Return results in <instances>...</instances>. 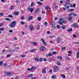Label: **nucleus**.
I'll return each instance as SVG.
<instances>
[{
    "mask_svg": "<svg viewBox=\"0 0 79 79\" xmlns=\"http://www.w3.org/2000/svg\"><path fill=\"white\" fill-rule=\"evenodd\" d=\"M14 8V6H10V10H12Z\"/></svg>",
    "mask_w": 79,
    "mask_h": 79,
    "instance_id": "obj_31",
    "label": "nucleus"
},
{
    "mask_svg": "<svg viewBox=\"0 0 79 79\" xmlns=\"http://www.w3.org/2000/svg\"><path fill=\"white\" fill-rule=\"evenodd\" d=\"M34 3L33 2H32L31 4V6H34Z\"/></svg>",
    "mask_w": 79,
    "mask_h": 79,
    "instance_id": "obj_56",
    "label": "nucleus"
},
{
    "mask_svg": "<svg viewBox=\"0 0 79 79\" xmlns=\"http://www.w3.org/2000/svg\"><path fill=\"white\" fill-rule=\"evenodd\" d=\"M60 37H58V39H57L56 40V42L57 43V44H58L60 42Z\"/></svg>",
    "mask_w": 79,
    "mask_h": 79,
    "instance_id": "obj_10",
    "label": "nucleus"
},
{
    "mask_svg": "<svg viewBox=\"0 0 79 79\" xmlns=\"http://www.w3.org/2000/svg\"><path fill=\"white\" fill-rule=\"evenodd\" d=\"M56 52H52V53L53 55H55V54H56Z\"/></svg>",
    "mask_w": 79,
    "mask_h": 79,
    "instance_id": "obj_57",
    "label": "nucleus"
},
{
    "mask_svg": "<svg viewBox=\"0 0 79 79\" xmlns=\"http://www.w3.org/2000/svg\"><path fill=\"white\" fill-rule=\"evenodd\" d=\"M32 18H33V17H32V16H30L28 19V21H30V20H31V19H32Z\"/></svg>",
    "mask_w": 79,
    "mask_h": 79,
    "instance_id": "obj_17",
    "label": "nucleus"
},
{
    "mask_svg": "<svg viewBox=\"0 0 79 79\" xmlns=\"http://www.w3.org/2000/svg\"><path fill=\"white\" fill-rule=\"evenodd\" d=\"M16 3L17 4H18L19 3V1L18 0H16Z\"/></svg>",
    "mask_w": 79,
    "mask_h": 79,
    "instance_id": "obj_43",
    "label": "nucleus"
},
{
    "mask_svg": "<svg viewBox=\"0 0 79 79\" xmlns=\"http://www.w3.org/2000/svg\"><path fill=\"white\" fill-rule=\"evenodd\" d=\"M65 58L67 60H68V61H69V60H70V59H69V58L68 57H66Z\"/></svg>",
    "mask_w": 79,
    "mask_h": 79,
    "instance_id": "obj_28",
    "label": "nucleus"
},
{
    "mask_svg": "<svg viewBox=\"0 0 79 79\" xmlns=\"http://www.w3.org/2000/svg\"><path fill=\"white\" fill-rule=\"evenodd\" d=\"M24 19V17L23 16H22L21 18V19H22V20H23V19Z\"/></svg>",
    "mask_w": 79,
    "mask_h": 79,
    "instance_id": "obj_48",
    "label": "nucleus"
},
{
    "mask_svg": "<svg viewBox=\"0 0 79 79\" xmlns=\"http://www.w3.org/2000/svg\"><path fill=\"white\" fill-rule=\"evenodd\" d=\"M44 69L42 70V73H43V74H44V73H46V71H45L46 69V68H44Z\"/></svg>",
    "mask_w": 79,
    "mask_h": 79,
    "instance_id": "obj_11",
    "label": "nucleus"
},
{
    "mask_svg": "<svg viewBox=\"0 0 79 79\" xmlns=\"http://www.w3.org/2000/svg\"><path fill=\"white\" fill-rule=\"evenodd\" d=\"M16 21H13L10 23V24L9 25L10 27L11 28L15 27V26H16Z\"/></svg>",
    "mask_w": 79,
    "mask_h": 79,
    "instance_id": "obj_1",
    "label": "nucleus"
},
{
    "mask_svg": "<svg viewBox=\"0 0 79 79\" xmlns=\"http://www.w3.org/2000/svg\"><path fill=\"white\" fill-rule=\"evenodd\" d=\"M52 53H49L48 55H46V57H48V56H52Z\"/></svg>",
    "mask_w": 79,
    "mask_h": 79,
    "instance_id": "obj_13",
    "label": "nucleus"
},
{
    "mask_svg": "<svg viewBox=\"0 0 79 79\" xmlns=\"http://www.w3.org/2000/svg\"><path fill=\"white\" fill-rule=\"evenodd\" d=\"M4 74L6 75L7 76H11V73L10 72H6L4 73Z\"/></svg>",
    "mask_w": 79,
    "mask_h": 79,
    "instance_id": "obj_2",
    "label": "nucleus"
},
{
    "mask_svg": "<svg viewBox=\"0 0 79 79\" xmlns=\"http://www.w3.org/2000/svg\"><path fill=\"white\" fill-rule=\"evenodd\" d=\"M39 61H40V62H42L43 61V59L42 58H40L39 59Z\"/></svg>",
    "mask_w": 79,
    "mask_h": 79,
    "instance_id": "obj_24",
    "label": "nucleus"
},
{
    "mask_svg": "<svg viewBox=\"0 0 79 79\" xmlns=\"http://www.w3.org/2000/svg\"><path fill=\"white\" fill-rule=\"evenodd\" d=\"M44 24L46 26H47V22H45L44 23Z\"/></svg>",
    "mask_w": 79,
    "mask_h": 79,
    "instance_id": "obj_63",
    "label": "nucleus"
},
{
    "mask_svg": "<svg viewBox=\"0 0 79 79\" xmlns=\"http://www.w3.org/2000/svg\"><path fill=\"white\" fill-rule=\"evenodd\" d=\"M41 41L44 44V45H47V44H46V43L45 42V41L44 40L43 38H41Z\"/></svg>",
    "mask_w": 79,
    "mask_h": 79,
    "instance_id": "obj_6",
    "label": "nucleus"
},
{
    "mask_svg": "<svg viewBox=\"0 0 79 79\" xmlns=\"http://www.w3.org/2000/svg\"><path fill=\"white\" fill-rule=\"evenodd\" d=\"M51 24L52 26H53L54 25H55V22H52L51 23Z\"/></svg>",
    "mask_w": 79,
    "mask_h": 79,
    "instance_id": "obj_35",
    "label": "nucleus"
},
{
    "mask_svg": "<svg viewBox=\"0 0 79 79\" xmlns=\"http://www.w3.org/2000/svg\"><path fill=\"white\" fill-rule=\"evenodd\" d=\"M65 49H66V47H63L62 48V49L63 50H65Z\"/></svg>",
    "mask_w": 79,
    "mask_h": 79,
    "instance_id": "obj_49",
    "label": "nucleus"
},
{
    "mask_svg": "<svg viewBox=\"0 0 79 79\" xmlns=\"http://www.w3.org/2000/svg\"><path fill=\"white\" fill-rule=\"evenodd\" d=\"M37 3L40 6L42 5V3L41 2H37Z\"/></svg>",
    "mask_w": 79,
    "mask_h": 79,
    "instance_id": "obj_16",
    "label": "nucleus"
},
{
    "mask_svg": "<svg viewBox=\"0 0 79 79\" xmlns=\"http://www.w3.org/2000/svg\"><path fill=\"white\" fill-rule=\"evenodd\" d=\"M69 1H70V0H67V2H65L66 4H67V5H69V4L70 3V2H69Z\"/></svg>",
    "mask_w": 79,
    "mask_h": 79,
    "instance_id": "obj_15",
    "label": "nucleus"
},
{
    "mask_svg": "<svg viewBox=\"0 0 79 79\" xmlns=\"http://www.w3.org/2000/svg\"><path fill=\"white\" fill-rule=\"evenodd\" d=\"M76 5V4H74L73 5V8H75Z\"/></svg>",
    "mask_w": 79,
    "mask_h": 79,
    "instance_id": "obj_59",
    "label": "nucleus"
},
{
    "mask_svg": "<svg viewBox=\"0 0 79 79\" xmlns=\"http://www.w3.org/2000/svg\"><path fill=\"white\" fill-rule=\"evenodd\" d=\"M33 76V75L32 74H30L28 76V77H32Z\"/></svg>",
    "mask_w": 79,
    "mask_h": 79,
    "instance_id": "obj_23",
    "label": "nucleus"
},
{
    "mask_svg": "<svg viewBox=\"0 0 79 79\" xmlns=\"http://www.w3.org/2000/svg\"><path fill=\"white\" fill-rule=\"evenodd\" d=\"M70 7H73V5L72 4H70Z\"/></svg>",
    "mask_w": 79,
    "mask_h": 79,
    "instance_id": "obj_58",
    "label": "nucleus"
},
{
    "mask_svg": "<svg viewBox=\"0 0 79 79\" xmlns=\"http://www.w3.org/2000/svg\"><path fill=\"white\" fill-rule=\"evenodd\" d=\"M43 61H46L47 59H45V58H44L43 59Z\"/></svg>",
    "mask_w": 79,
    "mask_h": 79,
    "instance_id": "obj_60",
    "label": "nucleus"
},
{
    "mask_svg": "<svg viewBox=\"0 0 79 79\" xmlns=\"http://www.w3.org/2000/svg\"><path fill=\"white\" fill-rule=\"evenodd\" d=\"M46 49V48L45 46H41L40 48V50L41 51H44V50H45Z\"/></svg>",
    "mask_w": 79,
    "mask_h": 79,
    "instance_id": "obj_3",
    "label": "nucleus"
},
{
    "mask_svg": "<svg viewBox=\"0 0 79 79\" xmlns=\"http://www.w3.org/2000/svg\"><path fill=\"white\" fill-rule=\"evenodd\" d=\"M52 28H53V29H55V28H56V26H55V25H52Z\"/></svg>",
    "mask_w": 79,
    "mask_h": 79,
    "instance_id": "obj_41",
    "label": "nucleus"
},
{
    "mask_svg": "<svg viewBox=\"0 0 79 79\" xmlns=\"http://www.w3.org/2000/svg\"><path fill=\"white\" fill-rule=\"evenodd\" d=\"M30 28L31 31L33 29V26L32 25H30Z\"/></svg>",
    "mask_w": 79,
    "mask_h": 79,
    "instance_id": "obj_18",
    "label": "nucleus"
},
{
    "mask_svg": "<svg viewBox=\"0 0 79 79\" xmlns=\"http://www.w3.org/2000/svg\"><path fill=\"white\" fill-rule=\"evenodd\" d=\"M74 9H71L69 10V11L70 12H71V11H74Z\"/></svg>",
    "mask_w": 79,
    "mask_h": 79,
    "instance_id": "obj_34",
    "label": "nucleus"
},
{
    "mask_svg": "<svg viewBox=\"0 0 79 79\" xmlns=\"http://www.w3.org/2000/svg\"><path fill=\"white\" fill-rule=\"evenodd\" d=\"M56 78V76H55V75H53L52 76V79H55Z\"/></svg>",
    "mask_w": 79,
    "mask_h": 79,
    "instance_id": "obj_38",
    "label": "nucleus"
},
{
    "mask_svg": "<svg viewBox=\"0 0 79 79\" xmlns=\"http://www.w3.org/2000/svg\"><path fill=\"white\" fill-rule=\"evenodd\" d=\"M68 21L67 20H64V21H63V23H66Z\"/></svg>",
    "mask_w": 79,
    "mask_h": 79,
    "instance_id": "obj_44",
    "label": "nucleus"
},
{
    "mask_svg": "<svg viewBox=\"0 0 79 79\" xmlns=\"http://www.w3.org/2000/svg\"><path fill=\"white\" fill-rule=\"evenodd\" d=\"M3 65V61H0V66Z\"/></svg>",
    "mask_w": 79,
    "mask_h": 79,
    "instance_id": "obj_27",
    "label": "nucleus"
},
{
    "mask_svg": "<svg viewBox=\"0 0 79 79\" xmlns=\"http://www.w3.org/2000/svg\"><path fill=\"white\" fill-rule=\"evenodd\" d=\"M19 11H18L17 12H14L13 13V14L15 15H18V14H19Z\"/></svg>",
    "mask_w": 79,
    "mask_h": 79,
    "instance_id": "obj_9",
    "label": "nucleus"
},
{
    "mask_svg": "<svg viewBox=\"0 0 79 79\" xmlns=\"http://www.w3.org/2000/svg\"><path fill=\"white\" fill-rule=\"evenodd\" d=\"M5 20L6 21H10V19L9 18H7L5 19Z\"/></svg>",
    "mask_w": 79,
    "mask_h": 79,
    "instance_id": "obj_26",
    "label": "nucleus"
},
{
    "mask_svg": "<svg viewBox=\"0 0 79 79\" xmlns=\"http://www.w3.org/2000/svg\"><path fill=\"white\" fill-rule=\"evenodd\" d=\"M33 44L34 45H37V44L36 42H34L33 43Z\"/></svg>",
    "mask_w": 79,
    "mask_h": 79,
    "instance_id": "obj_33",
    "label": "nucleus"
},
{
    "mask_svg": "<svg viewBox=\"0 0 79 79\" xmlns=\"http://www.w3.org/2000/svg\"><path fill=\"white\" fill-rule=\"evenodd\" d=\"M33 10H34V9H33V8H31V9H30V11H31V13H32V11H33Z\"/></svg>",
    "mask_w": 79,
    "mask_h": 79,
    "instance_id": "obj_39",
    "label": "nucleus"
},
{
    "mask_svg": "<svg viewBox=\"0 0 79 79\" xmlns=\"http://www.w3.org/2000/svg\"><path fill=\"white\" fill-rule=\"evenodd\" d=\"M5 28H0V31H3V30H4V29Z\"/></svg>",
    "mask_w": 79,
    "mask_h": 79,
    "instance_id": "obj_42",
    "label": "nucleus"
},
{
    "mask_svg": "<svg viewBox=\"0 0 79 79\" xmlns=\"http://www.w3.org/2000/svg\"><path fill=\"white\" fill-rule=\"evenodd\" d=\"M24 24V22L23 21H22L21 22V24Z\"/></svg>",
    "mask_w": 79,
    "mask_h": 79,
    "instance_id": "obj_54",
    "label": "nucleus"
},
{
    "mask_svg": "<svg viewBox=\"0 0 79 79\" xmlns=\"http://www.w3.org/2000/svg\"><path fill=\"white\" fill-rule=\"evenodd\" d=\"M8 18H13V15H8Z\"/></svg>",
    "mask_w": 79,
    "mask_h": 79,
    "instance_id": "obj_21",
    "label": "nucleus"
},
{
    "mask_svg": "<svg viewBox=\"0 0 79 79\" xmlns=\"http://www.w3.org/2000/svg\"><path fill=\"white\" fill-rule=\"evenodd\" d=\"M54 19H55V21H56L58 19V17H55L54 18Z\"/></svg>",
    "mask_w": 79,
    "mask_h": 79,
    "instance_id": "obj_61",
    "label": "nucleus"
},
{
    "mask_svg": "<svg viewBox=\"0 0 79 79\" xmlns=\"http://www.w3.org/2000/svg\"><path fill=\"white\" fill-rule=\"evenodd\" d=\"M73 31L72 28H70V29H68V32H71V31Z\"/></svg>",
    "mask_w": 79,
    "mask_h": 79,
    "instance_id": "obj_32",
    "label": "nucleus"
},
{
    "mask_svg": "<svg viewBox=\"0 0 79 79\" xmlns=\"http://www.w3.org/2000/svg\"><path fill=\"white\" fill-rule=\"evenodd\" d=\"M68 20L69 21H70V22H73V21H72V17L69 16L68 17Z\"/></svg>",
    "mask_w": 79,
    "mask_h": 79,
    "instance_id": "obj_7",
    "label": "nucleus"
},
{
    "mask_svg": "<svg viewBox=\"0 0 79 79\" xmlns=\"http://www.w3.org/2000/svg\"><path fill=\"white\" fill-rule=\"evenodd\" d=\"M39 10H40L39 8H37L35 10V13H38L39 11Z\"/></svg>",
    "mask_w": 79,
    "mask_h": 79,
    "instance_id": "obj_14",
    "label": "nucleus"
},
{
    "mask_svg": "<svg viewBox=\"0 0 79 79\" xmlns=\"http://www.w3.org/2000/svg\"><path fill=\"white\" fill-rule=\"evenodd\" d=\"M31 69V71L32 72H34V71H35V69H36V68H35H35L34 69Z\"/></svg>",
    "mask_w": 79,
    "mask_h": 79,
    "instance_id": "obj_30",
    "label": "nucleus"
},
{
    "mask_svg": "<svg viewBox=\"0 0 79 79\" xmlns=\"http://www.w3.org/2000/svg\"><path fill=\"white\" fill-rule=\"evenodd\" d=\"M41 19H42V18L40 17L37 18V19H38V21H40Z\"/></svg>",
    "mask_w": 79,
    "mask_h": 79,
    "instance_id": "obj_25",
    "label": "nucleus"
},
{
    "mask_svg": "<svg viewBox=\"0 0 79 79\" xmlns=\"http://www.w3.org/2000/svg\"><path fill=\"white\" fill-rule=\"evenodd\" d=\"M57 65H58V66H60V65H61V64L60 63V62H58L57 63Z\"/></svg>",
    "mask_w": 79,
    "mask_h": 79,
    "instance_id": "obj_36",
    "label": "nucleus"
},
{
    "mask_svg": "<svg viewBox=\"0 0 79 79\" xmlns=\"http://www.w3.org/2000/svg\"><path fill=\"white\" fill-rule=\"evenodd\" d=\"M58 59H60V60H62V57H61L60 56H58Z\"/></svg>",
    "mask_w": 79,
    "mask_h": 79,
    "instance_id": "obj_29",
    "label": "nucleus"
},
{
    "mask_svg": "<svg viewBox=\"0 0 79 79\" xmlns=\"http://www.w3.org/2000/svg\"><path fill=\"white\" fill-rule=\"evenodd\" d=\"M77 37V36L75 35H73V37L74 38H75V37Z\"/></svg>",
    "mask_w": 79,
    "mask_h": 79,
    "instance_id": "obj_62",
    "label": "nucleus"
},
{
    "mask_svg": "<svg viewBox=\"0 0 79 79\" xmlns=\"http://www.w3.org/2000/svg\"><path fill=\"white\" fill-rule=\"evenodd\" d=\"M34 68H35V66H33V67H31V69H29V68L27 70V71H31V70H32V69H34Z\"/></svg>",
    "mask_w": 79,
    "mask_h": 79,
    "instance_id": "obj_8",
    "label": "nucleus"
},
{
    "mask_svg": "<svg viewBox=\"0 0 79 79\" xmlns=\"http://www.w3.org/2000/svg\"><path fill=\"white\" fill-rule=\"evenodd\" d=\"M61 76L62 77H63V78H65V77H66L65 75L63 74H62L61 75Z\"/></svg>",
    "mask_w": 79,
    "mask_h": 79,
    "instance_id": "obj_40",
    "label": "nucleus"
},
{
    "mask_svg": "<svg viewBox=\"0 0 79 79\" xmlns=\"http://www.w3.org/2000/svg\"><path fill=\"white\" fill-rule=\"evenodd\" d=\"M58 66H56L54 67L53 69V71L55 72H56V71H58Z\"/></svg>",
    "mask_w": 79,
    "mask_h": 79,
    "instance_id": "obj_5",
    "label": "nucleus"
},
{
    "mask_svg": "<svg viewBox=\"0 0 79 79\" xmlns=\"http://www.w3.org/2000/svg\"><path fill=\"white\" fill-rule=\"evenodd\" d=\"M79 52H77V58H79Z\"/></svg>",
    "mask_w": 79,
    "mask_h": 79,
    "instance_id": "obj_20",
    "label": "nucleus"
},
{
    "mask_svg": "<svg viewBox=\"0 0 79 79\" xmlns=\"http://www.w3.org/2000/svg\"><path fill=\"white\" fill-rule=\"evenodd\" d=\"M73 15L74 16H77V15L75 13H73Z\"/></svg>",
    "mask_w": 79,
    "mask_h": 79,
    "instance_id": "obj_51",
    "label": "nucleus"
},
{
    "mask_svg": "<svg viewBox=\"0 0 79 79\" xmlns=\"http://www.w3.org/2000/svg\"><path fill=\"white\" fill-rule=\"evenodd\" d=\"M59 23V24H60V25H63V23H62L61 22H58Z\"/></svg>",
    "mask_w": 79,
    "mask_h": 79,
    "instance_id": "obj_55",
    "label": "nucleus"
},
{
    "mask_svg": "<svg viewBox=\"0 0 79 79\" xmlns=\"http://www.w3.org/2000/svg\"><path fill=\"white\" fill-rule=\"evenodd\" d=\"M8 52H10V53H12V51L10 49L8 51Z\"/></svg>",
    "mask_w": 79,
    "mask_h": 79,
    "instance_id": "obj_52",
    "label": "nucleus"
},
{
    "mask_svg": "<svg viewBox=\"0 0 79 79\" xmlns=\"http://www.w3.org/2000/svg\"><path fill=\"white\" fill-rule=\"evenodd\" d=\"M72 26L73 27H77V24L76 23H73L72 25Z\"/></svg>",
    "mask_w": 79,
    "mask_h": 79,
    "instance_id": "obj_4",
    "label": "nucleus"
},
{
    "mask_svg": "<svg viewBox=\"0 0 79 79\" xmlns=\"http://www.w3.org/2000/svg\"><path fill=\"white\" fill-rule=\"evenodd\" d=\"M50 61H55V60L54 59H52L50 60Z\"/></svg>",
    "mask_w": 79,
    "mask_h": 79,
    "instance_id": "obj_47",
    "label": "nucleus"
},
{
    "mask_svg": "<svg viewBox=\"0 0 79 79\" xmlns=\"http://www.w3.org/2000/svg\"><path fill=\"white\" fill-rule=\"evenodd\" d=\"M42 14L44 15V14H45V12H44V11H42Z\"/></svg>",
    "mask_w": 79,
    "mask_h": 79,
    "instance_id": "obj_64",
    "label": "nucleus"
},
{
    "mask_svg": "<svg viewBox=\"0 0 79 79\" xmlns=\"http://www.w3.org/2000/svg\"><path fill=\"white\" fill-rule=\"evenodd\" d=\"M56 27L58 29H60V26H59V25H57Z\"/></svg>",
    "mask_w": 79,
    "mask_h": 79,
    "instance_id": "obj_46",
    "label": "nucleus"
},
{
    "mask_svg": "<svg viewBox=\"0 0 79 79\" xmlns=\"http://www.w3.org/2000/svg\"><path fill=\"white\" fill-rule=\"evenodd\" d=\"M35 50H37V49H31V52H35Z\"/></svg>",
    "mask_w": 79,
    "mask_h": 79,
    "instance_id": "obj_19",
    "label": "nucleus"
},
{
    "mask_svg": "<svg viewBox=\"0 0 79 79\" xmlns=\"http://www.w3.org/2000/svg\"><path fill=\"white\" fill-rule=\"evenodd\" d=\"M47 10V12H48V13H51V10Z\"/></svg>",
    "mask_w": 79,
    "mask_h": 79,
    "instance_id": "obj_45",
    "label": "nucleus"
},
{
    "mask_svg": "<svg viewBox=\"0 0 79 79\" xmlns=\"http://www.w3.org/2000/svg\"><path fill=\"white\" fill-rule=\"evenodd\" d=\"M45 8V9H46V10H51V9H50V7H48V6H46Z\"/></svg>",
    "mask_w": 79,
    "mask_h": 79,
    "instance_id": "obj_12",
    "label": "nucleus"
},
{
    "mask_svg": "<svg viewBox=\"0 0 79 79\" xmlns=\"http://www.w3.org/2000/svg\"><path fill=\"white\" fill-rule=\"evenodd\" d=\"M35 61H39V59H38L36 57L35 58Z\"/></svg>",
    "mask_w": 79,
    "mask_h": 79,
    "instance_id": "obj_22",
    "label": "nucleus"
},
{
    "mask_svg": "<svg viewBox=\"0 0 79 79\" xmlns=\"http://www.w3.org/2000/svg\"><path fill=\"white\" fill-rule=\"evenodd\" d=\"M10 56H11V55H10V54H8L7 55V58H8V57H10Z\"/></svg>",
    "mask_w": 79,
    "mask_h": 79,
    "instance_id": "obj_50",
    "label": "nucleus"
},
{
    "mask_svg": "<svg viewBox=\"0 0 79 79\" xmlns=\"http://www.w3.org/2000/svg\"><path fill=\"white\" fill-rule=\"evenodd\" d=\"M47 34H50V31H48L47 32Z\"/></svg>",
    "mask_w": 79,
    "mask_h": 79,
    "instance_id": "obj_53",
    "label": "nucleus"
},
{
    "mask_svg": "<svg viewBox=\"0 0 79 79\" xmlns=\"http://www.w3.org/2000/svg\"><path fill=\"white\" fill-rule=\"evenodd\" d=\"M62 29H66V27H64V26H63L62 27Z\"/></svg>",
    "mask_w": 79,
    "mask_h": 79,
    "instance_id": "obj_37",
    "label": "nucleus"
}]
</instances>
